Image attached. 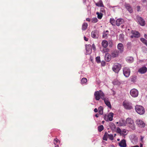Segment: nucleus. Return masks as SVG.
Returning a JSON list of instances; mask_svg holds the SVG:
<instances>
[{"label":"nucleus","mask_w":147,"mask_h":147,"mask_svg":"<svg viewBox=\"0 0 147 147\" xmlns=\"http://www.w3.org/2000/svg\"><path fill=\"white\" fill-rule=\"evenodd\" d=\"M109 46L112 47L113 45V43L111 41H110L109 43Z\"/></svg>","instance_id":"nucleus-42"},{"label":"nucleus","mask_w":147,"mask_h":147,"mask_svg":"<svg viewBox=\"0 0 147 147\" xmlns=\"http://www.w3.org/2000/svg\"><path fill=\"white\" fill-rule=\"evenodd\" d=\"M111 55L109 53H106L105 55V60L107 62L109 61L111 59Z\"/></svg>","instance_id":"nucleus-18"},{"label":"nucleus","mask_w":147,"mask_h":147,"mask_svg":"<svg viewBox=\"0 0 147 147\" xmlns=\"http://www.w3.org/2000/svg\"><path fill=\"white\" fill-rule=\"evenodd\" d=\"M117 47L118 50L120 53H121L123 51L124 47L122 43H119L117 45Z\"/></svg>","instance_id":"nucleus-15"},{"label":"nucleus","mask_w":147,"mask_h":147,"mask_svg":"<svg viewBox=\"0 0 147 147\" xmlns=\"http://www.w3.org/2000/svg\"><path fill=\"white\" fill-rule=\"evenodd\" d=\"M141 137V140L142 141L143 138H144V137H142V136H140Z\"/></svg>","instance_id":"nucleus-54"},{"label":"nucleus","mask_w":147,"mask_h":147,"mask_svg":"<svg viewBox=\"0 0 147 147\" xmlns=\"http://www.w3.org/2000/svg\"><path fill=\"white\" fill-rule=\"evenodd\" d=\"M92 37L94 38H98V32L96 30L92 31L91 32Z\"/></svg>","instance_id":"nucleus-12"},{"label":"nucleus","mask_w":147,"mask_h":147,"mask_svg":"<svg viewBox=\"0 0 147 147\" xmlns=\"http://www.w3.org/2000/svg\"><path fill=\"white\" fill-rule=\"evenodd\" d=\"M126 122V124H127L128 126L131 128L132 129H135L134 124L133 120L129 118H127Z\"/></svg>","instance_id":"nucleus-3"},{"label":"nucleus","mask_w":147,"mask_h":147,"mask_svg":"<svg viewBox=\"0 0 147 147\" xmlns=\"http://www.w3.org/2000/svg\"><path fill=\"white\" fill-rule=\"evenodd\" d=\"M137 20L139 24L142 26H144L145 25V22L144 20L140 17H138Z\"/></svg>","instance_id":"nucleus-11"},{"label":"nucleus","mask_w":147,"mask_h":147,"mask_svg":"<svg viewBox=\"0 0 147 147\" xmlns=\"http://www.w3.org/2000/svg\"><path fill=\"white\" fill-rule=\"evenodd\" d=\"M84 40L86 41H88V38L85 36L84 37Z\"/></svg>","instance_id":"nucleus-50"},{"label":"nucleus","mask_w":147,"mask_h":147,"mask_svg":"<svg viewBox=\"0 0 147 147\" xmlns=\"http://www.w3.org/2000/svg\"><path fill=\"white\" fill-rule=\"evenodd\" d=\"M124 35L123 34H121L119 35V39L121 41H123L124 40Z\"/></svg>","instance_id":"nucleus-30"},{"label":"nucleus","mask_w":147,"mask_h":147,"mask_svg":"<svg viewBox=\"0 0 147 147\" xmlns=\"http://www.w3.org/2000/svg\"><path fill=\"white\" fill-rule=\"evenodd\" d=\"M95 5L98 7H104V5L103 3L102 2L101 0H100L98 2L96 3Z\"/></svg>","instance_id":"nucleus-23"},{"label":"nucleus","mask_w":147,"mask_h":147,"mask_svg":"<svg viewBox=\"0 0 147 147\" xmlns=\"http://www.w3.org/2000/svg\"><path fill=\"white\" fill-rule=\"evenodd\" d=\"M88 26V24L86 23H84L82 25V29L83 30H85L87 28Z\"/></svg>","instance_id":"nucleus-29"},{"label":"nucleus","mask_w":147,"mask_h":147,"mask_svg":"<svg viewBox=\"0 0 147 147\" xmlns=\"http://www.w3.org/2000/svg\"><path fill=\"white\" fill-rule=\"evenodd\" d=\"M143 2H145L146 1V0H142Z\"/></svg>","instance_id":"nucleus-57"},{"label":"nucleus","mask_w":147,"mask_h":147,"mask_svg":"<svg viewBox=\"0 0 147 147\" xmlns=\"http://www.w3.org/2000/svg\"><path fill=\"white\" fill-rule=\"evenodd\" d=\"M100 11L102 13H104L105 12V10L103 8H101L100 9Z\"/></svg>","instance_id":"nucleus-47"},{"label":"nucleus","mask_w":147,"mask_h":147,"mask_svg":"<svg viewBox=\"0 0 147 147\" xmlns=\"http://www.w3.org/2000/svg\"><path fill=\"white\" fill-rule=\"evenodd\" d=\"M147 71V68L146 67H143L140 68L138 72L141 74H144L146 73Z\"/></svg>","instance_id":"nucleus-14"},{"label":"nucleus","mask_w":147,"mask_h":147,"mask_svg":"<svg viewBox=\"0 0 147 147\" xmlns=\"http://www.w3.org/2000/svg\"><path fill=\"white\" fill-rule=\"evenodd\" d=\"M109 51V49L108 48H107V47L106 48H104L103 49L102 52L103 53H105L106 52H108Z\"/></svg>","instance_id":"nucleus-38"},{"label":"nucleus","mask_w":147,"mask_h":147,"mask_svg":"<svg viewBox=\"0 0 147 147\" xmlns=\"http://www.w3.org/2000/svg\"><path fill=\"white\" fill-rule=\"evenodd\" d=\"M131 33L132 35H131L130 37L131 38H133L134 37L136 38H139L140 36V33L135 30H132L131 31Z\"/></svg>","instance_id":"nucleus-5"},{"label":"nucleus","mask_w":147,"mask_h":147,"mask_svg":"<svg viewBox=\"0 0 147 147\" xmlns=\"http://www.w3.org/2000/svg\"><path fill=\"white\" fill-rule=\"evenodd\" d=\"M123 105L124 108L127 109H130L132 108L131 104L126 101L123 102Z\"/></svg>","instance_id":"nucleus-9"},{"label":"nucleus","mask_w":147,"mask_h":147,"mask_svg":"<svg viewBox=\"0 0 147 147\" xmlns=\"http://www.w3.org/2000/svg\"><path fill=\"white\" fill-rule=\"evenodd\" d=\"M119 146L121 147H126V144L125 140H122L120 143H119Z\"/></svg>","instance_id":"nucleus-19"},{"label":"nucleus","mask_w":147,"mask_h":147,"mask_svg":"<svg viewBox=\"0 0 147 147\" xmlns=\"http://www.w3.org/2000/svg\"><path fill=\"white\" fill-rule=\"evenodd\" d=\"M140 40L147 46V40L144 38H141Z\"/></svg>","instance_id":"nucleus-35"},{"label":"nucleus","mask_w":147,"mask_h":147,"mask_svg":"<svg viewBox=\"0 0 147 147\" xmlns=\"http://www.w3.org/2000/svg\"><path fill=\"white\" fill-rule=\"evenodd\" d=\"M117 132L118 133H119L120 134V135H124L125 134L122 133V134L121 132L122 131L121 130V129L119 127H117Z\"/></svg>","instance_id":"nucleus-32"},{"label":"nucleus","mask_w":147,"mask_h":147,"mask_svg":"<svg viewBox=\"0 0 147 147\" xmlns=\"http://www.w3.org/2000/svg\"><path fill=\"white\" fill-rule=\"evenodd\" d=\"M95 116L96 117H99V115L98 114H96V115H95Z\"/></svg>","instance_id":"nucleus-56"},{"label":"nucleus","mask_w":147,"mask_h":147,"mask_svg":"<svg viewBox=\"0 0 147 147\" xmlns=\"http://www.w3.org/2000/svg\"><path fill=\"white\" fill-rule=\"evenodd\" d=\"M55 147H59V146L57 145H56L55 146Z\"/></svg>","instance_id":"nucleus-58"},{"label":"nucleus","mask_w":147,"mask_h":147,"mask_svg":"<svg viewBox=\"0 0 147 147\" xmlns=\"http://www.w3.org/2000/svg\"><path fill=\"white\" fill-rule=\"evenodd\" d=\"M113 113H110L107 116L108 118L109 121H111L113 120Z\"/></svg>","instance_id":"nucleus-25"},{"label":"nucleus","mask_w":147,"mask_h":147,"mask_svg":"<svg viewBox=\"0 0 147 147\" xmlns=\"http://www.w3.org/2000/svg\"><path fill=\"white\" fill-rule=\"evenodd\" d=\"M112 127L114 129H115L116 128V126H115V125L114 124H113V125H112Z\"/></svg>","instance_id":"nucleus-53"},{"label":"nucleus","mask_w":147,"mask_h":147,"mask_svg":"<svg viewBox=\"0 0 147 147\" xmlns=\"http://www.w3.org/2000/svg\"><path fill=\"white\" fill-rule=\"evenodd\" d=\"M134 60V59L132 57H128L126 58L127 61L129 63H131L133 62Z\"/></svg>","instance_id":"nucleus-28"},{"label":"nucleus","mask_w":147,"mask_h":147,"mask_svg":"<svg viewBox=\"0 0 147 147\" xmlns=\"http://www.w3.org/2000/svg\"><path fill=\"white\" fill-rule=\"evenodd\" d=\"M98 19L96 18H93L92 20V22L93 23H96Z\"/></svg>","instance_id":"nucleus-41"},{"label":"nucleus","mask_w":147,"mask_h":147,"mask_svg":"<svg viewBox=\"0 0 147 147\" xmlns=\"http://www.w3.org/2000/svg\"><path fill=\"white\" fill-rule=\"evenodd\" d=\"M137 11H140V6H137Z\"/></svg>","instance_id":"nucleus-48"},{"label":"nucleus","mask_w":147,"mask_h":147,"mask_svg":"<svg viewBox=\"0 0 147 147\" xmlns=\"http://www.w3.org/2000/svg\"><path fill=\"white\" fill-rule=\"evenodd\" d=\"M144 37L146 38L147 39V34H144Z\"/></svg>","instance_id":"nucleus-55"},{"label":"nucleus","mask_w":147,"mask_h":147,"mask_svg":"<svg viewBox=\"0 0 147 147\" xmlns=\"http://www.w3.org/2000/svg\"><path fill=\"white\" fill-rule=\"evenodd\" d=\"M117 140L119 141V139H117Z\"/></svg>","instance_id":"nucleus-59"},{"label":"nucleus","mask_w":147,"mask_h":147,"mask_svg":"<svg viewBox=\"0 0 147 147\" xmlns=\"http://www.w3.org/2000/svg\"><path fill=\"white\" fill-rule=\"evenodd\" d=\"M127 48L130 50L131 47V42H128L127 44Z\"/></svg>","instance_id":"nucleus-36"},{"label":"nucleus","mask_w":147,"mask_h":147,"mask_svg":"<svg viewBox=\"0 0 147 147\" xmlns=\"http://www.w3.org/2000/svg\"><path fill=\"white\" fill-rule=\"evenodd\" d=\"M86 20L88 22H90V19L89 18H87L86 19Z\"/></svg>","instance_id":"nucleus-52"},{"label":"nucleus","mask_w":147,"mask_h":147,"mask_svg":"<svg viewBox=\"0 0 147 147\" xmlns=\"http://www.w3.org/2000/svg\"><path fill=\"white\" fill-rule=\"evenodd\" d=\"M131 147H139V146L138 145H136L133 146H131ZM140 147H143V144L142 143L140 144Z\"/></svg>","instance_id":"nucleus-46"},{"label":"nucleus","mask_w":147,"mask_h":147,"mask_svg":"<svg viewBox=\"0 0 147 147\" xmlns=\"http://www.w3.org/2000/svg\"><path fill=\"white\" fill-rule=\"evenodd\" d=\"M91 47V45H90L86 46V53L88 54L90 53L91 52L92 49L90 48Z\"/></svg>","instance_id":"nucleus-22"},{"label":"nucleus","mask_w":147,"mask_h":147,"mask_svg":"<svg viewBox=\"0 0 147 147\" xmlns=\"http://www.w3.org/2000/svg\"><path fill=\"white\" fill-rule=\"evenodd\" d=\"M122 132L124 133H126L127 132V130L124 129L122 130Z\"/></svg>","instance_id":"nucleus-49"},{"label":"nucleus","mask_w":147,"mask_h":147,"mask_svg":"<svg viewBox=\"0 0 147 147\" xmlns=\"http://www.w3.org/2000/svg\"><path fill=\"white\" fill-rule=\"evenodd\" d=\"M96 14L97 15L98 18L99 19H101L102 17V14L101 13H99L98 12H97Z\"/></svg>","instance_id":"nucleus-34"},{"label":"nucleus","mask_w":147,"mask_h":147,"mask_svg":"<svg viewBox=\"0 0 147 147\" xmlns=\"http://www.w3.org/2000/svg\"><path fill=\"white\" fill-rule=\"evenodd\" d=\"M106 64L105 62L104 61H102L101 62V65L102 66H104Z\"/></svg>","instance_id":"nucleus-43"},{"label":"nucleus","mask_w":147,"mask_h":147,"mask_svg":"<svg viewBox=\"0 0 147 147\" xmlns=\"http://www.w3.org/2000/svg\"><path fill=\"white\" fill-rule=\"evenodd\" d=\"M92 48L94 50V51L95 50H96V47H95V45L94 44H93L92 45Z\"/></svg>","instance_id":"nucleus-45"},{"label":"nucleus","mask_w":147,"mask_h":147,"mask_svg":"<svg viewBox=\"0 0 147 147\" xmlns=\"http://www.w3.org/2000/svg\"><path fill=\"white\" fill-rule=\"evenodd\" d=\"M119 54V51L117 50L113 51L111 54V56L113 58L117 57Z\"/></svg>","instance_id":"nucleus-17"},{"label":"nucleus","mask_w":147,"mask_h":147,"mask_svg":"<svg viewBox=\"0 0 147 147\" xmlns=\"http://www.w3.org/2000/svg\"><path fill=\"white\" fill-rule=\"evenodd\" d=\"M98 113L100 115H102L103 113V109L102 106H100L98 108Z\"/></svg>","instance_id":"nucleus-26"},{"label":"nucleus","mask_w":147,"mask_h":147,"mask_svg":"<svg viewBox=\"0 0 147 147\" xmlns=\"http://www.w3.org/2000/svg\"><path fill=\"white\" fill-rule=\"evenodd\" d=\"M130 94L133 97H136L138 96V92L136 89L134 88L131 90Z\"/></svg>","instance_id":"nucleus-6"},{"label":"nucleus","mask_w":147,"mask_h":147,"mask_svg":"<svg viewBox=\"0 0 147 147\" xmlns=\"http://www.w3.org/2000/svg\"><path fill=\"white\" fill-rule=\"evenodd\" d=\"M124 6L129 13H132L133 12V9L129 4L125 3L124 4Z\"/></svg>","instance_id":"nucleus-10"},{"label":"nucleus","mask_w":147,"mask_h":147,"mask_svg":"<svg viewBox=\"0 0 147 147\" xmlns=\"http://www.w3.org/2000/svg\"><path fill=\"white\" fill-rule=\"evenodd\" d=\"M101 45L103 47L107 48L108 46V42L106 40H103L102 42Z\"/></svg>","instance_id":"nucleus-21"},{"label":"nucleus","mask_w":147,"mask_h":147,"mask_svg":"<svg viewBox=\"0 0 147 147\" xmlns=\"http://www.w3.org/2000/svg\"><path fill=\"white\" fill-rule=\"evenodd\" d=\"M136 124L139 127H144L145 126V124L140 119H137L136 121Z\"/></svg>","instance_id":"nucleus-7"},{"label":"nucleus","mask_w":147,"mask_h":147,"mask_svg":"<svg viewBox=\"0 0 147 147\" xmlns=\"http://www.w3.org/2000/svg\"><path fill=\"white\" fill-rule=\"evenodd\" d=\"M94 111L96 113L98 111V110L97 109V108H95L94 109Z\"/></svg>","instance_id":"nucleus-51"},{"label":"nucleus","mask_w":147,"mask_h":147,"mask_svg":"<svg viewBox=\"0 0 147 147\" xmlns=\"http://www.w3.org/2000/svg\"><path fill=\"white\" fill-rule=\"evenodd\" d=\"M58 140L56 138L54 140V144H56L58 142Z\"/></svg>","instance_id":"nucleus-44"},{"label":"nucleus","mask_w":147,"mask_h":147,"mask_svg":"<svg viewBox=\"0 0 147 147\" xmlns=\"http://www.w3.org/2000/svg\"><path fill=\"white\" fill-rule=\"evenodd\" d=\"M116 134H114V136H115V137L116 136Z\"/></svg>","instance_id":"nucleus-60"},{"label":"nucleus","mask_w":147,"mask_h":147,"mask_svg":"<svg viewBox=\"0 0 147 147\" xmlns=\"http://www.w3.org/2000/svg\"><path fill=\"white\" fill-rule=\"evenodd\" d=\"M108 138L111 140H113V136L112 134H109Z\"/></svg>","instance_id":"nucleus-40"},{"label":"nucleus","mask_w":147,"mask_h":147,"mask_svg":"<svg viewBox=\"0 0 147 147\" xmlns=\"http://www.w3.org/2000/svg\"><path fill=\"white\" fill-rule=\"evenodd\" d=\"M108 136L109 134L107 132H105L103 138V139L104 140L107 141V138H108Z\"/></svg>","instance_id":"nucleus-27"},{"label":"nucleus","mask_w":147,"mask_h":147,"mask_svg":"<svg viewBox=\"0 0 147 147\" xmlns=\"http://www.w3.org/2000/svg\"><path fill=\"white\" fill-rule=\"evenodd\" d=\"M115 22L116 21L113 18L110 19V22L112 25H115Z\"/></svg>","instance_id":"nucleus-31"},{"label":"nucleus","mask_w":147,"mask_h":147,"mask_svg":"<svg viewBox=\"0 0 147 147\" xmlns=\"http://www.w3.org/2000/svg\"><path fill=\"white\" fill-rule=\"evenodd\" d=\"M124 22L123 19L122 18H119L117 19L115 22V24L117 26H120L121 24H123Z\"/></svg>","instance_id":"nucleus-13"},{"label":"nucleus","mask_w":147,"mask_h":147,"mask_svg":"<svg viewBox=\"0 0 147 147\" xmlns=\"http://www.w3.org/2000/svg\"><path fill=\"white\" fill-rule=\"evenodd\" d=\"M123 72L124 75L126 77H128L129 76L130 71L128 68L126 67L124 68L123 69Z\"/></svg>","instance_id":"nucleus-8"},{"label":"nucleus","mask_w":147,"mask_h":147,"mask_svg":"<svg viewBox=\"0 0 147 147\" xmlns=\"http://www.w3.org/2000/svg\"><path fill=\"white\" fill-rule=\"evenodd\" d=\"M94 96L96 100H99L101 98L102 100L105 97L104 93L101 90L99 91H96L94 93Z\"/></svg>","instance_id":"nucleus-1"},{"label":"nucleus","mask_w":147,"mask_h":147,"mask_svg":"<svg viewBox=\"0 0 147 147\" xmlns=\"http://www.w3.org/2000/svg\"><path fill=\"white\" fill-rule=\"evenodd\" d=\"M96 62L98 63H100V57L99 56L97 57L96 58Z\"/></svg>","instance_id":"nucleus-39"},{"label":"nucleus","mask_w":147,"mask_h":147,"mask_svg":"<svg viewBox=\"0 0 147 147\" xmlns=\"http://www.w3.org/2000/svg\"><path fill=\"white\" fill-rule=\"evenodd\" d=\"M102 100H104L105 104L110 109H111V106L110 101L108 98H106L105 97Z\"/></svg>","instance_id":"nucleus-16"},{"label":"nucleus","mask_w":147,"mask_h":147,"mask_svg":"<svg viewBox=\"0 0 147 147\" xmlns=\"http://www.w3.org/2000/svg\"><path fill=\"white\" fill-rule=\"evenodd\" d=\"M104 129V127L103 125H100L98 127V131L99 132L101 131Z\"/></svg>","instance_id":"nucleus-37"},{"label":"nucleus","mask_w":147,"mask_h":147,"mask_svg":"<svg viewBox=\"0 0 147 147\" xmlns=\"http://www.w3.org/2000/svg\"><path fill=\"white\" fill-rule=\"evenodd\" d=\"M109 31L106 30L105 32H104L103 33L102 38L106 39L107 38L108 35Z\"/></svg>","instance_id":"nucleus-24"},{"label":"nucleus","mask_w":147,"mask_h":147,"mask_svg":"<svg viewBox=\"0 0 147 147\" xmlns=\"http://www.w3.org/2000/svg\"><path fill=\"white\" fill-rule=\"evenodd\" d=\"M87 81V79L85 78H83L81 81V83L82 84H86Z\"/></svg>","instance_id":"nucleus-33"},{"label":"nucleus","mask_w":147,"mask_h":147,"mask_svg":"<svg viewBox=\"0 0 147 147\" xmlns=\"http://www.w3.org/2000/svg\"><path fill=\"white\" fill-rule=\"evenodd\" d=\"M117 124H119V126H125L126 125V121L125 120H122L120 121L119 122H117Z\"/></svg>","instance_id":"nucleus-20"},{"label":"nucleus","mask_w":147,"mask_h":147,"mask_svg":"<svg viewBox=\"0 0 147 147\" xmlns=\"http://www.w3.org/2000/svg\"><path fill=\"white\" fill-rule=\"evenodd\" d=\"M135 110L140 115H142L145 113L144 108L140 105H136L135 107Z\"/></svg>","instance_id":"nucleus-2"},{"label":"nucleus","mask_w":147,"mask_h":147,"mask_svg":"<svg viewBox=\"0 0 147 147\" xmlns=\"http://www.w3.org/2000/svg\"><path fill=\"white\" fill-rule=\"evenodd\" d=\"M121 67V65L118 63H115L113 65L112 69L113 71L116 73H118Z\"/></svg>","instance_id":"nucleus-4"}]
</instances>
